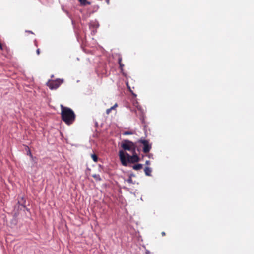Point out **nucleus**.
Returning <instances> with one entry per match:
<instances>
[{
	"mask_svg": "<svg viewBox=\"0 0 254 254\" xmlns=\"http://www.w3.org/2000/svg\"><path fill=\"white\" fill-rule=\"evenodd\" d=\"M121 147L123 149L119 151V156L122 164L127 166L128 163H135L139 160V157L136 152V146L134 143L129 140L122 141Z\"/></svg>",
	"mask_w": 254,
	"mask_h": 254,
	"instance_id": "nucleus-1",
	"label": "nucleus"
},
{
	"mask_svg": "<svg viewBox=\"0 0 254 254\" xmlns=\"http://www.w3.org/2000/svg\"><path fill=\"white\" fill-rule=\"evenodd\" d=\"M62 120L67 125L73 123L75 119V115L72 109L61 105Z\"/></svg>",
	"mask_w": 254,
	"mask_h": 254,
	"instance_id": "nucleus-2",
	"label": "nucleus"
},
{
	"mask_svg": "<svg viewBox=\"0 0 254 254\" xmlns=\"http://www.w3.org/2000/svg\"><path fill=\"white\" fill-rule=\"evenodd\" d=\"M63 81V79H58L56 80L49 81L47 83V85L51 89H56L60 86Z\"/></svg>",
	"mask_w": 254,
	"mask_h": 254,
	"instance_id": "nucleus-3",
	"label": "nucleus"
},
{
	"mask_svg": "<svg viewBox=\"0 0 254 254\" xmlns=\"http://www.w3.org/2000/svg\"><path fill=\"white\" fill-rule=\"evenodd\" d=\"M139 142L141 143L144 147L143 148V151L144 153H148L149 152L151 148V145L149 144L148 141L144 139H140L138 141Z\"/></svg>",
	"mask_w": 254,
	"mask_h": 254,
	"instance_id": "nucleus-4",
	"label": "nucleus"
},
{
	"mask_svg": "<svg viewBox=\"0 0 254 254\" xmlns=\"http://www.w3.org/2000/svg\"><path fill=\"white\" fill-rule=\"evenodd\" d=\"M144 172H145V174L146 176H151V173L152 172V169L151 168H150L148 166L145 167V168H144Z\"/></svg>",
	"mask_w": 254,
	"mask_h": 254,
	"instance_id": "nucleus-5",
	"label": "nucleus"
},
{
	"mask_svg": "<svg viewBox=\"0 0 254 254\" xmlns=\"http://www.w3.org/2000/svg\"><path fill=\"white\" fill-rule=\"evenodd\" d=\"M143 165L141 164H137L133 166V169L135 170H138L142 168Z\"/></svg>",
	"mask_w": 254,
	"mask_h": 254,
	"instance_id": "nucleus-6",
	"label": "nucleus"
},
{
	"mask_svg": "<svg viewBox=\"0 0 254 254\" xmlns=\"http://www.w3.org/2000/svg\"><path fill=\"white\" fill-rule=\"evenodd\" d=\"M118 106L117 104H115L114 106L106 110V113L109 114L112 110H114Z\"/></svg>",
	"mask_w": 254,
	"mask_h": 254,
	"instance_id": "nucleus-7",
	"label": "nucleus"
},
{
	"mask_svg": "<svg viewBox=\"0 0 254 254\" xmlns=\"http://www.w3.org/2000/svg\"><path fill=\"white\" fill-rule=\"evenodd\" d=\"M80 4L82 5H86L90 4L89 2H88L86 0H78Z\"/></svg>",
	"mask_w": 254,
	"mask_h": 254,
	"instance_id": "nucleus-8",
	"label": "nucleus"
},
{
	"mask_svg": "<svg viewBox=\"0 0 254 254\" xmlns=\"http://www.w3.org/2000/svg\"><path fill=\"white\" fill-rule=\"evenodd\" d=\"M135 133V131H126L123 133L124 135H132Z\"/></svg>",
	"mask_w": 254,
	"mask_h": 254,
	"instance_id": "nucleus-9",
	"label": "nucleus"
},
{
	"mask_svg": "<svg viewBox=\"0 0 254 254\" xmlns=\"http://www.w3.org/2000/svg\"><path fill=\"white\" fill-rule=\"evenodd\" d=\"M92 177L96 180L100 181L101 180V177L99 174H94L92 175Z\"/></svg>",
	"mask_w": 254,
	"mask_h": 254,
	"instance_id": "nucleus-10",
	"label": "nucleus"
},
{
	"mask_svg": "<svg viewBox=\"0 0 254 254\" xmlns=\"http://www.w3.org/2000/svg\"><path fill=\"white\" fill-rule=\"evenodd\" d=\"M91 157L93 159V160L95 162H97L98 161V157L97 156L95 155V154H92L91 155Z\"/></svg>",
	"mask_w": 254,
	"mask_h": 254,
	"instance_id": "nucleus-11",
	"label": "nucleus"
},
{
	"mask_svg": "<svg viewBox=\"0 0 254 254\" xmlns=\"http://www.w3.org/2000/svg\"><path fill=\"white\" fill-rule=\"evenodd\" d=\"M119 64H120V68H121V70H123V66H124V64L121 63V59H119Z\"/></svg>",
	"mask_w": 254,
	"mask_h": 254,
	"instance_id": "nucleus-12",
	"label": "nucleus"
},
{
	"mask_svg": "<svg viewBox=\"0 0 254 254\" xmlns=\"http://www.w3.org/2000/svg\"><path fill=\"white\" fill-rule=\"evenodd\" d=\"M127 182H128L129 183H132V179L131 178H129L128 179H127Z\"/></svg>",
	"mask_w": 254,
	"mask_h": 254,
	"instance_id": "nucleus-13",
	"label": "nucleus"
},
{
	"mask_svg": "<svg viewBox=\"0 0 254 254\" xmlns=\"http://www.w3.org/2000/svg\"><path fill=\"white\" fill-rule=\"evenodd\" d=\"M27 154H28V155H30V156L31 157V158L32 159L33 158V156H32V154H31V152H30V150H29V151H28V152H27Z\"/></svg>",
	"mask_w": 254,
	"mask_h": 254,
	"instance_id": "nucleus-14",
	"label": "nucleus"
},
{
	"mask_svg": "<svg viewBox=\"0 0 254 254\" xmlns=\"http://www.w3.org/2000/svg\"><path fill=\"white\" fill-rule=\"evenodd\" d=\"M150 161H149V160L146 161L145 164L146 165H150Z\"/></svg>",
	"mask_w": 254,
	"mask_h": 254,
	"instance_id": "nucleus-15",
	"label": "nucleus"
},
{
	"mask_svg": "<svg viewBox=\"0 0 254 254\" xmlns=\"http://www.w3.org/2000/svg\"><path fill=\"white\" fill-rule=\"evenodd\" d=\"M36 53L38 55H39L40 54V49H37Z\"/></svg>",
	"mask_w": 254,
	"mask_h": 254,
	"instance_id": "nucleus-16",
	"label": "nucleus"
},
{
	"mask_svg": "<svg viewBox=\"0 0 254 254\" xmlns=\"http://www.w3.org/2000/svg\"><path fill=\"white\" fill-rule=\"evenodd\" d=\"M162 236H164L165 235V232H162Z\"/></svg>",
	"mask_w": 254,
	"mask_h": 254,
	"instance_id": "nucleus-17",
	"label": "nucleus"
},
{
	"mask_svg": "<svg viewBox=\"0 0 254 254\" xmlns=\"http://www.w3.org/2000/svg\"><path fill=\"white\" fill-rule=\"evenodd\" d=\"M29 32L30 33H33L32 31H29Z\"/></svg>",
	"mask_w": 254,
	"mask_h": 254,
	"instance_id": "nucleus-18",
	"label": "nucleus"
}]
</instances>
